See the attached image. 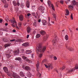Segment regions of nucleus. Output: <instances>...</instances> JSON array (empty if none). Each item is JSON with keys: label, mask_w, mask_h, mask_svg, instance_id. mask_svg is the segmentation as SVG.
<instances>
[{"label": "nucleus", "mask_w": 78, "mask_h": 78, "mask_svg": "<svg viewBox=\"0 0 78 78\" xmlns=\"http://www.w3.org/2000/svg\"><path fill=\"white\" fill-rule=\"evenodd\" d=\"M69 2V1H68H68H66V4H68V3H69V2Z\"/></svg>", "instance_id": "44"}, {"label": "nucleus", "mask_w": 78, "mask_h": 78, "mask_svg": "<svg viewBox=\"0 0 78 78\" xmlns=\"http://www.w3.org/2000/svg\"><path fill=\"white\" fill-rule=\"evenodd\" d=\"M46 48H47V47L46 46L42 47V45L41 44H39V46L37 48V54H39L38 52H41V53L44 52L45 51Z\"/></svg>", "instance_id": "1"}, {"label": "nucleus", "mask_w": 78, "mask_h": 78, "mask_svg": "<svg viewBox=\"0 0 78 78\" xmlns=\"http://www.w3.org/2000/svg\"><path fill=\"white\" fill-rule=\"evenodd\" d=\"M22 58L23 59H24V60H25V61H27L28 62H29V61H30V60H29V59L27 58V57L24 56H23L22 57Z\"/></svg>", "instance_id": "9"}, {"label": "nucleus", "mask_w": 78, "mask_h": 78, "mask_svg": "<svg viewBox=\"0 0 78 78\" xmlns=\"http://www.w3.org/2000/svg\"><path fill=\"white\" fill-rule=\"evenodd\" d=\"M36 25H37V23L36 22L34 23L33 24V26H34V27H36Z\"/></svg>", "instance_id": "35"}, {"label": "nucleus", "mask_w": 78, "mask_h": 78, "mask_svg": "<svg viewBox=\"0 0 78 78\" xmlns=\"http://www.w3.org/2000/svg\"><path fill=\"white\" fill-rule=\"evenodd\" d=\"M54 59L55 60H56V59H57V58H56V57L54 56Z\"/></svg>", "instance_id": "48"}, {"label": "nucleus", "mask_w": 78, "mask_h": 78, "mask_svg": "<svg viewBox=\"0 0 78 78\" xmlns=\"http://www.w3.org/2000/svg\"><path fill=\"white\" fill-rule=\"evenodd\" d=\"M31 15V14H30V13H28L27 14V16H28V17H29V16H30Z\"/></svg>", "instance_id": "53"}, {"label": "nucleus", "mask_w": 78, "mask_h": 78, "mask_svg": "<svg viewBox=\"0 0 78 78\" xmlns=\"http://www.w3.org/2000/svg\"><path fill=\"white\" fill-rule=\"evenodd\" d=\"M26 6L27 8H29L30 7V3H29V1H27L26 3Z\"/></svg>", "instance_id": "20"}, {"label": "nucleus", "mask_w": 78, "mask_h": 78, "mask_svg": "<svg viewBox=\"0 0 78 78\" xmlns=\"http://www.w3.org/2000/svg\"><path fill=\"white\" fill-rule=\"evenodd\" d=\"M52 15L53 16V18H54L55 20L56 21V14L54 13H53Z\"/></svg>", "instance_id": "26"}, {"label": "nucleus", "mask_w": 78, "mask_h": 78, "mask_svg": "<svg viewBox=\"0 0 78 78\" xmlns=\"http://www.w3.org/2000/svg\"><path fill=\"white\" fill-rule=\"evenodd\" d=\"M5 25V26H7L8 25V23H6Z\"/></svg>", "instance_id": "64"}, {"label": "nucleus", "mask_w": 78, "mask_h": 78, "mask_svg": "<svg viewBox=\"0 0 78 78\" xmlns=\"http://www.w3.org/2000/svg\"><path fill=\"white\" fill-rule=\"evenodd\" d=\"M48 20L49 21V22H50V17H48Z\"/></svg>", "instance_id": "63"}, {"label": "nucleus", "mask_w": 78, "mask_h": 78, "mask_svg": "<svg viewBox=\"0 0 78 78\" xmlns=\"http://www.w3.org/2000/svg\"><path fill=\"white\" fill-rule=\"evenodd\" d=\"M2 2H3V3H6V1L5 0H1Z\"/></svg>", "instance_id": "37"}, {"label": "nucleus", "mask_w": 78, "mask_h": 78, "mask_svg": "<svg viewBox=\"0 0 78 78\" xmlns=\"http://www.w3.org/2000/svg\"><path fill=\"white\" fill-rule=\"evenodd\" d=\"M13 32H16V30H13Z\"/></svg>", "instance_id": "61"}, {"label": "nucleus", "mask_w": 78, "mask_h": 78, "mask_svg": "<svg viewBox=\"0 0 78 78\" xmlns=\"http://www.w3.org/2000/svg\"><path fill=\"white\" fill-rule=\"evenodd\" d=\"M36 38H39L41 37V34H37L36 36Z\"/></svg>", "instance_id": "30"}, {"label": "nucleus", "mask_w": 78, "mask_h": 78, "mask_svg": "<svg viewBox=\"0 0 78 78\" xmlns=\"http://www.w3.org/2000/svg\"><path fill=\"white\" fill-rule=\"evenodd\" d=\"M7 58H10V57H11V55L9 54H8L7 55Z\"/></svg>", "instance_id": "43"}, {"label": "nucleus", "mask_w": 78, "mask_h": 78, "mask_svg": "<svg viewBox=\"0 0 78 78\" xmlns=\"http://www.w3.org/2000/svg\"><path fill=\"white\" fill-rule=\"evenodd\" d=\"M8 6V4L5 5L4 6L5 8H7V7Z\"/></svg>", "instance_id": "45"}, {"label": "nucleus", "mask_w": 78, "mask_h": 78, "mask_svg": "<svg viewBox=\"0 0 78 78\" xmlns=\"http://www.w3.org/2000/svg\"><path fill=\"white\" fill-rule=\"evenodd\" d=\"M40 34H42V35H44L45 34V32L44 31V30H41L40 31Z\"/></svg>", "instance_id": "19"}, {"label": "nucleus", "mask_w": 78, "mask_h": 78, "mask_svg": "<svg viewBox=\"0 0 78 78\" xmlns=\"http://www.w3.org/2000/svg\"><path fill=\"white\" fill-rule=\"evenodd\" d=\"M47 59H44V60L43 61V62H47Z\"/></svg>", "instance_id": "42"}, {"label": "nucleus", "mask_w": 78, "mask_h": 78, "mask_svg": "<svg viewBox=\"0 0 78 78\" xmlns=\"http://www.w3.org/2000/svg\"><path fill=\"white\" fill-rule=\"evenodd\" d=\"M21 51H22V53H23L24 52V49H22Z\"/></svg>", "instance_id": "50"}, {"label": "nucleus", "mask_w": 78, "mask_h": 78, "mask_svg": "<svg viewBox=\"0 0 78 78\" xmlns=\"http://www.w3.org/2000/svg\"><path fill=\"white\" fill-rule=\"evenodd\" d=\"M18 24L19 27H21V26H22V23H18Z\"/></svg>", "instance_id": "34"}, {"label": "nucleus", "mask_w": 78, "mask_h": 78, "mask_svg": "<svg viewBox=\"0 0 78 78\" xmlns=\"http://www.w3.org/2000/svg\"><path fill=\"white\" fill-rule=\"evenodd\" d=\"M26 54H30V53H31V51L30 50H27L26 51Z\"/></svg>", "instance_id": "18"}, {"label": "nucleus", "mask_w": 78, "mask_h": 78, "mask_svg": "<svg viewBox=\"0 0 78 78\" xmlns=\"http://www.w3.org/2000/svg\"><path fill=\"white\" fill-rule=\"evenodd\" d=\"M42 22L43 25H46L47 24V22L45 20H43Z\"/></svg>", "instance_id": "10"}, {"label": "nucleus", "mask_w": 78, "mask_h": 78, "mask_svg": "<svg viewBox=\"0 0 78 78\" xmlns=\"http://www.w3.org/2000/svg\"><path fill=\"white\" fill-rule=\"evenodd\" d=\"M65 68V67L64 66H63L62 67V68H61L60 69V70H63V69H64Z\"/></svg>", "instance_id": "47"}, {"label": "nucleus", "mask_w": 78, "mask_h": 78, "mask_svg": "<svg viewBox=\"0 0 78 78\" xmlns=\"http://www.w3.org/2000/svg\"><path fill=\"white\" fill-rule=\"evenodd\" d=\"M16 42H22V39H19L16 40Z\"/></svg>", "instance_id": "28"}, {"label": "nucleus", "mask_w": 78, "mask_h": 78, "mask_svg": "<svg viewBox=\"0 0 78 78\" xmlns=\"http://www.w3.org/2000/svg\"><path fill=\"white\" fill-rule=\"evenodd\" d=\"M10 45V44L9 43L5 44L4 45L5 48H6V47H9Z\"/></svg>", "instance_id": "24"}, {"label": "nucleus", "mask_w": 78, "mask_h": 78, "mask_svg": "<svg viewBox=\"0 0 78 78\" xmlns=\"http://www.w3.org/2000/svg\"><path fill=\"white\" fill-rule=\"evenodd\" d=\"M3 69L5 73H8V68L6 67H4Z\"/></svg>", "instance_id": "11"}, {"label": "nucleus", "mask_w": 78, "mask_h": 78, "mask_svg": "<svg viewBox=\"0 0 78 78\" xmlns=\"http://www.w3.org/2000/svg\"><path fill=\"white\" fill-rule=\"evenodd\" d=\"M71 4L73 5H73H77V6H78V2H76L75 0H73Z\"/></svg>", "instance_id": "7"}, {"label": "nucleus", "mask_w": 78, "mask_h": 78, "mask_svg": "<svg viewBox=\"0 0 78 78\" xmlns=\"http://www.w3.org/2000/svg\"><path fill=\"white\" fill-rule=\"evenodd\" d=\"M40 58H41L42 56V54H40L39 55Z\"/></svg>", "instance_id": "46"}, {"label": "nucleus", "mask_w": 78, "mask_h": 78, "mask_svg": "<svg viewBox=\"0 0 78 78\" xmlns=\"http://www.w3.org/2000/svg\"><path fill=\"white\" fill-rule=\"evenodd\" d=\"M31 31V28H30V27H28L27 28V33H30V31Z\"/></svg>", "instance_id": "12"}, {"label": "nucleus", "mask_w": 78, "mask_h": 78, "mask_svg": "<svg viewBox=\"0 0 78 78\" xmlns=\"http://www.w3.org/2000/svg\"><path fill=\"white\" fill-rule=\"evenodd\" d=\"M15 41H16V40L14 39L10 40L11 42H14Z\"/></svg>", "instance_id": "40"}, {"label": "nucleus", "mask_w": 78, "mask_h": 78, "mask_svg": "<svg viewBox=\"0 0 78 78\" xmlns=\"http://www.w3.org/2000/svg\"><path fill=\"white\" fill-rule=\"evenodd\" d=\"M33 33H34V34H35V33H36V31L35 30L33 31Z\"/></svg>", "instance_id": "62"}, {"label": "nucleus", "mask_w": 78, "mask_h": 78, "mask_svg": "<svg viewBox=\"0 0 78 78\" xmlns=\"http://www.w3.org/2000/svg\"><path fill=\"white\" fill-rule=\"evenodd\" d=\"M73 5L71 4V5H69L68 6V8L69 9H73Z\"/></svg>", "instance_id": "22"}, {"label": "nucleus", "mask_w": 78, "mask_h": 78, "mask_svg": "<svg viewBox=\"0 0 78 78\" xmlns=\"http://www.w3.org/2000/svg\"><path fill=\"white\" fill-rule=\"evenodd\" d=\"M19 19L21 21H22L23 20V16L22 15H21L20 16Z\"/></svg>", "instance_id": "16"}, {"label": "nucleus", "mask_w": 78, "mask_h": 78, "mask_svg": "<svg viewBox=\"0 0 78 78\" xmlns=\"http://www.w3.org/2000/svg\"><path fill=\"white\" fill-rule=\"evenodd\" d=\"M28 63H32L33 62L30 60L29 62H28Z\"/></svg>", "instance_id": "49"}, {"label": "nucleus", "mask_w": 78, "mask_h": 78, "mask_svg": "<svg viewBox=\"0 0 78 78\" xmlns=\"http://www.w3.org/2000/svg\"><path fill=\"white\" fill-rule=\"evenodd\" d=\"M68 49L69 51H73V48H68Z\"/></svg>", "instance_id": "32"}, {"label": "nucleus", "mask_w": 78, "mask_h": 78, "mask_svg": "<svg viewBox=\"0 0 78 78\" xmlns=\"http://www.w3.org/2000/svg\"><path fill=\"white\" fill-rule=\"evenodd\" d=\"M20 75L21 76H23L24 75V74H23V73L22 72H20Z\"/></svg>", "instance_id": "29"}, {"label": "nucleus", "mask_w": 78, "mask_h": 78, "mask_svg": "<svg viewBox=\"0 0 78 78\" xmlns=\"http://www.w3.org/2000/svg\"><path fill=\"white\" fill-rule=\"evenodd\" d=\"M14 52L16 55V54H19V50L18 49L17 50H15Z\"/></svg>", "instance_id": "23"}, {"label": "nucleus", "mask_w": 78, "mask_h": 78, "mask_svg": "<svg viewBox=\"0 0 78 78\" xmlns=\"http://www.w3.org/2000/svg\"><path fill=\"white\" fill-rule=\"evenodd\" d=\"M11 21L12 23H13V24H14V23H15V27H16V28H17V29H18L19 30V28L17 26V23L16 22V21L15 20L14 18H13V20H11Z\"/></svg>", "instance_id": "3"}, {"label": "nucleus", "mask_w": 78, "mask_h": 78, "mask_svg": "<svg viewBox=\"0 0 78 78\" xmlns=\"http://www.w3.org/2000/svg\"><path fill=\"white\" fill-rule=\"evenodd\" d=\"M66 13L65 14L66 16H69V11L68 9L66 10Z\"/></svg>", "instance_id": "14"}, {"label": "nucleus", "mask_w": 78, "mask_h": 78, "mask_svg": "<svg viewBox=\"0 0 78 78\" xmlns=\"http://www.w3.org/2000/svg\"><path fill=\"white\" fill-rule=\"evenodd\" d=\"M23 69H25V70H30V67L28 66H27L25 67H23Z\"/></svg>", "instance_id": "13"}, {"label": "nucleus", "mask_w": 78, "mask_h": 78, "mask_svg": "<svg viewBox=\"0 0 78 78\" xmlns=\"http://www.w3.org/2000/svg\"><path fill=\"white\" fill-rule=\"evenodd\" d=\"M60 3H61L62 4H63V3L64 2L63 1H60Z\"/></svg>", "instance_id": "51"}, {"label": "nucleus", "mask_w": 78, "mask_h": 78, "mask_svg": "<svg viewBox=\"0 0 78 78\" xmlns=\"http://www.w3.org/2000/svg\"><path fill=\"white\" fill-rule=\"evenodd\" d=\"M41 19H39L38 20V22L40 23L41 22Z\"/></svg>", "instance_id": "55"}, {"label": "nucleus", "mask_w": 78, "mask_h": 78, "mask_svg": "<svg viewBox=\"0 0 78 78\" xmlns=\"http://www.w3.org/2000/svg\"><path fill=\"white\" fill-rule=\"evenodd\" d=\"M14 6H19L20 5V3L19 2V1H18L16 3V2L15 1H13L12 2Z\"/></svg>", "instance_id": "5"}, {"label": "nucleus", "mask_w": 78, "mask_h": 78, "mask_svg": "<svg viewBox=\"0 0 78 78\" xmlns=\"http://www.w3.org/2000/svg\"><path fill=\"white\" fill-rule=\"evenodd\" d=\"M75 69H78V65H76V66L75 67Z\"/></svg>", "instance_id": "41"}, {"label": "nucleus", "mask_w": 78, "mask_h": 78, "mask_svg": "<svg viewBox=\"0 0 78 78\" xmlns=\"http://www.w3.org/2000/svg\"><path fill=\"white\" fill-rule=\"evenodd\" d=\"M43 39L44 41H46L47 40V37H43Z\"/></svg>", "instance_id": "33"}, {"label": "nucleus", "mask_w": 78, "mask_h": 78, "mask_svg": "<svg viewBox=\"0 0 78 78\" xmlns=\"http://www.w3.org/2000/svg\"><path fill=\"white\" fill-rule=\"evenodd\" d=\"M1 30H2V31H5V29L3 28L1 29Z\"/></svg>", "instance_id": "56"}, {"label": "nucleus", "mask_w": 78, "mask_h": 78, "mask_svg": "<svg viewBox=\"0 0 78 78\" xmlns=\"http://www.w3.org/2000/svg\"><path fill=\"white\" fill-rule=\"evenodd\" d=\"M48 4L49 5V7H51L52 9L54 11H55V9L54 8V6H53V5L51 4V2H50V1L48 0Z\"/></svg>", "instance_id": "4"}, {"label": "nucleus", "mask_w": 78, "mask_h": 78, "mask_svg": "<svg viewBox=\"0 0 78 78\" xmlns=\"http://www.w3.org/2000/svg\"><path fill=\"white\" fill-rule=\"evenodd\" d=\"M3 22L2 20L0 19V22Z\"/></svg>", "instance_id": "59"}, {"label": "nucleus", "mask_w": 78, "mask_h": 78, "mask_svg": "<svg viewBox=\"0 0 78 78\" xmlns=\"http://www.w3.org/2000/svg\"><path fill=\"white\" fill-rule=\"evenodd\" d=\"M39 10L41 11V12H42L44 11V7H42V6H40L39 8Z\"/></svg>", "instance_id": "8"}, {"label": "nucleus", "mask_w": 78, "mask_h": 78, "mask_svg": "<svg viewBox=\"0 0 78 78\" xmlns=\"http://www.w3.org/2000/svg\"><path fill=\"white\" fill-rule=\"evenodd\" d=\"M27 75H29V76H31V73H30V72H27Z\"/></svg>", "instance_id": "36"}, {"label": "nucleus", "mask_w": 78, "mask_h": 78, "mask_svg": "<svg viewBox=\"0 0 78 78\" xmlns=\"http://www.w3.org/2000/svg\"><path fill=\"white\" fill-rule=\"evenodd\" d=\"M44 65L46 68H49V69H52L53 68V66H52V65H51V64H48V65H47L45 64H44Z\"/></svg>", "instance_id": "6"}, {"label": "nucleus", "mask_w": 78, "mask_h": 78, "mask_svg": "<svg viewBox=\"0 0 78 78\" xmlns=\"http://www.w3.org/2000/svg\"><path fill=\"white\" fill-rule=\"evenodd\" d=\"M26 24H27V23H24V26H25V25H26Z\"/></svg>", "instance_id": "60"}, {"label": "nucleus", "mask_w": 78, "mask_h": 78, "mask_svg": "<svg viewBox=\"0 0 78 78\" xmlns=\"http://www.w3.org/2000/svg\"><path fill=\"white\" fill-rule=\"evenodd\" d=\"M73 70H74V69H71L68 71V72H67V73H71V72H73Z\"/></svg>", "instance_id": "17"}, {"label": "nucleus", "mask_w": 78, "mask_h": 78, "mask_svg": "<svg viewBox=\"0 0 78 78\" xmlns=\"http://www.w3.org/2000/svg\"><path fill=\"white\" fill-rule=\"evenodd\" d=\"M29 36H30V35H27V39H28V38L29 37Z\"/></svg>", "instance_id": "54"}, {"label": "nucleus", "mask_w": 78, "mask_h": 78, "mask_svg": "<svg viewBox=\"0 0 78 78\" xmlns=\"http://www.w3.org/2000/svg\"><path fill=\"white\" fill-rule=\"evenodd\" d=\"M71 18L72 20H73V14H72L71 15Z\"/></svg>", "instance_id": "39"}, {"label": "nucleus", "mask_w": 78, "mask_h": 78, "mask_svg": "<svg viewBox=\"0 0 78 78\" xmlns=\"http://www.w3.org/2000/svg\"><path fill=\"white\" fill-rule=\"evenodd\" d=\"M15 60L18 61H20V60H21V58L20 57H16L15 58Z\"/></svg>", "instance_id": "27"}, {"label": "nucleus", "mask_w": 78, "mask_h": 78, "mask_svg": "<svg viewBox=\"0 0 78 78\" xmlns=\"http://www.w3.org/2000/svg\"><path fill=\"white\" fill-rule=\"evenodd\" d=\"M38 76H39V77H41V74L39 73H38Z\"/></svg>", "instance_id": "38"}, {"label": "nucleus", "mask_w": 78, "mask_h": 78, "mask_svg": "<svg viewBox=\"0 0 78 78\" xmlns=\"http://www.w3.org/2000/svg\"><path fill=\"white\" fill-rule=\"evenodd\" d=\"M8 76H13L14 78H20V76L15 73L13 72L12 74L11 73H8L7 74Z\"/></svg>", "instance_id": "2"}, {"label": "nucleus", "mask_w": 78, "mask_h": 78, "mask_svg": "<svg viewBox=\"0 0 78 78\" xmlns=\"http://www.w3.org/2000/svg\"><path fill=\"white\" fill-rule=\"evenodd\" d=\"M22 45L23 46H24V47H28V43H23V44Z\"/></svg>", "instance_id": "25"}, {"label": "nucleus", "mask_w": 78, "mask_h": 78, "mask_svg": "<svg viewBox=\"0 0 78 78\" xmlns=\"http://www.w3.org/2000/svg\"><path fill=\"white\" fill-rule=\"evenodd\" d=\"M12 27H15V26L13 24H12Z\"/></svg>", "instance_id": "57"}, {"label": "nucleus", "mask_w": 78, "mask_h": 78, "mask_svg": "<svg viewBox=\"0 0 78 78\" xmlns=\"http://www.w3.org/2000/svg\"><path fill=\"white\" fill-rule=\"evenodd\" d=\"M69 37L68 36V35H66L65 36V39L66 40V41H67L68 40V38Z\"/></svg>", "instance_id": "31"}, {"label": "nucleus", "mask_w": 78, "mask_h": 78, "mask_svg": "<svg viewBox=\"0 0 78 78\" xmlns=\"http://www.w3.org/2000/svg\"><path fill=\"white\" fill-rule=\"evenodd\" d=\"M0 50H2V47L1 46H0Z\"/></svg>", "instance_id": "58"}, {"label": "nucleus", "mask_w": 78, "mask_h": 78, "mask_svg": "<svg viewBox=\"0 0 78 78\" xmlns=\"http://www.w3.org/2000/svg\"><path fill=\"white\" fill-rule=\"evenodd\" d=\"M48 26H51V24H50V23H48Z\"/></svg>", "instance_id": "52"}, {"label": "nucleus", "mask_w": 78, "mask_h": 78, "mask_svg": "<svg viewBox=\"0 0 78 78\" xmlns=\"http://www.w3.org/2000/svg\"><path fill=\"white\" fill-rule=\"evenodd\" d=\"M57 40L56 39H54V40L52 41V42L54 43L53 45H55L56 44Z\"/></svg>", "instance_id": "21"}, {"label": "nucleus", "mask_w": 78, "mask_h": 78, "mask_svg": "<svg viewBox=\"0 0 78 78\" xmlns=\"http://www.w3.org/2000/svg\"><path fill=\"white\" fill-rule=\"evenodd\" d=\"M37 66V71H39V62H38L36 65Z\"/></svg>", "instance_id": "15"}]
</instances>
